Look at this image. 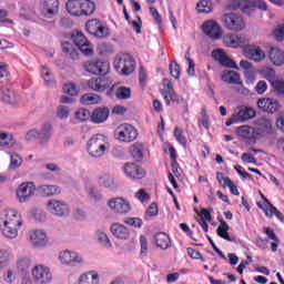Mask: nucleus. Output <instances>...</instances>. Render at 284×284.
Instances as JSON below:
<instances>
[{
	"label": "nucleus",
	"instance_id": "nucleus-1",
	"mask_svg": "<svg viewBox=\"0 0 284 284\" xmlns=\"http://www.w3.org/2000/svg\"><path fill=\"white\" fill-rule=\"evenodd\" d=\"M23 227V215L14 209L0 212V232L4 239L13 241Z\"/></svg>",
	"mask_w": 284,
	"mask_h": 284
},
{
	"label": "nucleus",
	"instance_id": "nucleus-2",
	"mask_svg": "<svg viewBox=\"0 0 284 284\" xmlns=\"http://www.w3.org/2000/svg\"><path fill=\"white\" fill-rule=\"evenodd\" d=\"M52 281H54L52 268L43 263H38L31 267L30 274L24 275L23 284H52Z\"/></svg>",
	"mask_w": 284,
	"mask_h": 284
},
{
	"label": "nucleus",
	"instance_id": "nucleus-3",
	"mask_svg": "<svg viewBox=\"0 0 284 284\" xmlns=\"http://www.w3.org/2000/svg\"><path fill=\"white\" fill-rule=\"evenodd\" d=\"M110 138L105 134L97 133L87 142V152L92 159H102L110 152Z\"/></svg>",
	"mask_w": 284,
	"mask_h": 284
},
{
	"label": "nucleus",
	"instance_id": "nucleus-4",
	"mask_svg": "<svg viewBox=\"0 0 284 284\" xmlns=\"http://www.w3.org/2000/svg\"><path fill=\"white\" fill-rule=\"evenodd\" d=\"M65 8L72 17H90L94 13L97 6L91 0H68Z\"/></svg>",
	"mask_w": 284,
	"mask_h": 284
},
{
	"label": "nucleus",
	"instance_id": "nucleus-5",
	"mask_svg": "<svg viewBox=\"0 0 284 284\" xmlns=\"http://www.w3.org/2000/svg\"><path fill=\"white\" fill-rule=\"evenodd\" d=\"M230 8L241 10L244 14H253L256 9L266 12L267 2L264 0H235L230 4Z\"/></svg>",
	"mask_w": 284,
	"mask_h": 284
},
{
	"label": "nucleus",
	"instance_id": "nucleus-6",
	"mask_svg": "<svg viewBox=\"0 0 284 284\" xmlns=\"http://www.w3.org/2000/svg\"><path fill=\"white\" fill-rule=\"evenodd\" d=\"M58 263L62 267H74L77 265H83L85 263V258L81 255V253L64 248L58 253Z\"/></svg>",
	"mask_w": 284,
	"mask_h": 284
},
{
	"label": "nucleus",
	"instance_id": "nucleus-7",
	"mask_svg": "<svg viewBox=\"0 0 284 284\" xmlns=\"http://www.w3.org/2000/svg\"><path fill=\"white\" fill-rule=\"evenodd\" d=\"M221 21L224 28L231 32H243L247 26L243 16L236 12L224 13Z\"/></svg>",
	"mask_w": 284,
	"mask_h": 284
},
{
	"label": "nucleus",
	"instance_id": "nucleus-8",
	"mask_svg": "<svg viewBox=\"0 0 284 284\" xmlns=\"http://www.w3.org/2000/svg\"><path fill=\"white\" fill-rule=\"evenodd\" d=\"M45 210L51 216H58V219H65L70 216V204L63 200L50 199L45 203Z\"/></svg>",
	"mask_w": 284,
	"mask_h": 284
},
{
	"label": "nucleus",
	"instance_id": "nucleus-9",
	"mask_svg": "<svg viewBox=\"0 0 284 284\" xmlns=\"http://www.w3.org/2000/svg\"><path fill=\"white\" fill-rule=\"evenodd\" d=\"M256 116V111L252 106L240 105L237 106L231 118L225 122V125H234V123H245L250 119Z\"/></svg>",
	"mask_w": 284,
	"mask_h": 284
},
{
	"label": "nucleus",
	"instance_id": "nucleus-10",
	"mask_svg": "<svg viewBox=\"0 0 284 284\" xmlns=\"http://www.w3.org/2000/svg\"><path fill=\"white\" fill-rule=\"evenodd\" d=\"M114 136L120 143H132L136 141L139 131L132 124L123 123L115 129Z\"/></svg>",
	"mask_w": 284,
	"mask_h": 284
},
{
	"label": "nucleus",
	"instance_id": "nucleus-11",
	"mask_svg": "<svg viewBox=\"0 0 284 284\" xmlns=\"http://www.w3.org/2000/svg\"><path fill=\"white\" fill-rule=\"evenodd\" d=\"M27 241L31 247H34V250H41L50 245V237H48V233L41 229L29 231Z\"/></svg>",
	"mask_w": 284,
	"mask_h": 284
},
{
	"label": "nucleus",
	"instance_id": "nucleus-12",
	"mask_svg": "<svg viewBox=\"0 0 284 284\" xmlns=\"http://www.w3.org/2000/svg\"><path fill=\"white\" fill-rule=\"evenodd\" d=\"M106 205L113 214L125 216L132 212V204L125 197L116 196L108 200Z\"/></svg>",
	"mask_w": 284,
	"mask_h": 284
},
{
	"label": "nucleus",
	"instance_id": "nucleus-13",
	"mask_svg": "<svg viewBox=\"0 0 284 284\" xmlns=\"http://www.w3.org/2000/svg\"><path fill=\"white\" fill-rule=\"evenodd\" d=\"M113 65L116 72H121L125 77L132 74L134 72V60L131 54L121 53L115 57Z\"/></svg>",
	"mask_w": 284,
	"mask_h": 284
},
{
	"label": "nucleus",
	"instance_id": "nucleus-14",
	"mask_svg": "<svg viewBox=\"0 0 284 284\" xmlns=\"http://www.w3.org/2000/svg\"><path fill=\"white\" fill-rule=\"evenodd\" d=\"M242 54L253 63H263L267 59V53L258 44H246L242 50Z\"/></svg>",
	"mask_w": 284,
	"mask_h": 284
},
{
	"label": "nucleus",
	"instance_id": "nucleus-15",
	"mask_svg": "<svg viewBox=\"0 0 284 284\" xmlns=\"http://www.w3.org/2000/svg\"><path fill=\"white\" fill-rule=\"evenodd\" d=\"M222 41L226 48H233V49H239V48H245L247 43H250V40L247 39V36L245 34H239V33H229L225 34L222 38Z\"/></svg>",
	"mask_w": 284,
	"mask_h": 284
},
{
	"label": "nucleus",
	"instance_id": "nucleus-16",
	"mask_svg": "<svg viewBox=\"0 0 284 284\" xmlns=\"http://www.w3.org/2000/svg\"><path fill=\"white\" fill-rule=\"evenodd\" d=\"M37 192V185H34V182H23L21 183L17 191V200L19 203H28L30 199H32V195Z\"/></svg>",
	"mask_w": 284,
	"mask_h": 284
},
{
	"label": "nucleus",
	"instance_id": "nucleus-17",
	"mask_svg": "<svg viewBox=\"0 0 284 284\" xmlns=\"http://www.w3.org/2000/svg\"><path fill=\"white\" fill-rule=\"evenodd\" d=\"M32 267V256L22 255L16 261V268L19 274L20 284L26 283V274H30V268Z\"/></svg>",
	"mask_w": 284,
	"mask_h": 284
},
{
	"label": "nucleus",
	"instance_id": "nucleus-18",
	"mask_svg": "<svg viewBox=\"0 0 284 284\" xmlns=\"http://www.w3.org/2000/svg\"><path fill=\"white\" fill-rule=\"evenodd\" d=\"M71 39L77 48L84 54L85 57H92L94 54V49L92 48V43L88 41V38L83 36L81 32H75L71 36Z\"/></svg>",
	"mask_w": 284,
	"mask_h": 284
},
{
	"label": "nucleus",
	"instance_id": "nucleus-19",
	"mask_svg": "<svg viewBox=\"0 0 284 284\" xmlns=\"http://www.w3.org/2000/svg\"><path fill=\"white\" fill-rule=\"evenodd\" d=\"M202 32L213 41H219L223 37V28L214 20L203 22Z\"/></svg>",
	"mask_w": 284,
	"mask_h": 284
},
{
	"label": "nucleus",
	"instance_id": "nucleus-20",
	"mask_svg": "<svg viewBox=\"0 0 284 284\" xmlns=\"http://www.w3.org/2000/svg\"><path fill=\"white\" fill-rule=\"evenodd\" d=\"M257 108L262 110V112L275 114V112L281 110V102L274 98H262L257 100Z\"/></svg>",
	"mask_w": 284,
	"mask_h": 284
},
{
	"label": "nucleus",
	"instance_id": "nucleus-21",
	"mask_svg": "<svg viewBox=\"0 0 284 284\" xmlns=\"http://www.w3.org/2000/svg\"><path fill=\"white\" fill-rule=\"evenodd\" d=\"M84 70L90 74H108L110 72V63L106 61H90L84 64Z\"/></svg>",
	"mask_w": 284,
	"mask_h": 284
},
{
	"label": "nucleus",
	"instance_id": "nucleus-22",
	"mask_svg": "<svg viewBox=\"0 0 284 284\" xmlns=\"http://www.w3.org/2000/svg\"><path fill=\"white\" fill-rule=\"evenodd\" d=\"M0 101H2V103H8V105H20L21 95L10 88H1Z\"/></svg>",
	"mask_w": 284,
	"mask_h": 284
},
{
	"label": "nucleus",
	"instance_id": "nucleus-23",
	"mask_svg": "<svg viewBox=\"0 0 284 284\" xmlns=\"http://www.w3.org/2000/svg\"><path fill=\"white\" fill-rule=\"evenodd\" d=\"M212 57L215 61H219L224 68H231L232 70H239L236 62L227 55L225 50L215 49L212 51Z\"/></svg>",
	"mask_w": 284,
	"mask_h": 284
},
{
	"label": "nucleus",
	"instance_id": "nucleus-24",
	"mask_svg": "<svg viewBox=\"0 0 284 284\" xmlns=\"http://www.w3.org/2000/svg\"><path fill=\"white\" fill-rule=\"evenodd\" d=\"M40 10L43 17L52 19L55 14H59V0H42Z\"/></svg>",
	"mask_w": 284,
	"mask_h": 284
},
{
	"label": "nucleus",
	"instance_id": "nucleus-25",
	"mask_svg": "<svg viewBox=\"0 0 284 284\" xmlns=\"http://www.w3.org/2000/svg\"><path fill=\"white\" fill-rule=\"evenodd\" d=\"M112 85V80L110 78H93L87 81V87L89 90H93L94 92H104Z\"/></svg>",
	"mask_w": 284,
	"mask_h": 284
},
{
	"label": "nucleus",
	"instance_id": "nucleus-26",
	"mask_svg": "<svg viewBox=\"0 0 284 284\" xmlns=\"http://www.w3.org/2000/svg\"><path fill=\"white\" fill-rule=\"evenodd\" d=\"M122 172L128 179H143L145 176V170L132 162L125 163L122 166Z\"/></svg>",
	"mask_w": 284,
	"mask_h": 284
},
{
	"label": "nucleus",
	"instance_id": "nucleus-27",
	"mask_svg": "<svg viewBox=\"0 0 284 284\" xmlns=\"http://www.w3.org/2000/svg\"><path fill=\"white\" fill-rule=\"evenodd\" d=\"M110 232L118 241H128L131 234L128 226L119 222H114L110 225Z\"/></svg>",
	"mask_w": 284,
	"mask_h": 284
},
{
	"label": "nucleus",
	"instance_id": "nucleus-28",
	"mask_svg": "<svg viewBox=\"0 0 284 284\" xmlns=\"http://www.w3.org/2000/svg\"><path fill=\"white\" fill-rule=\"evenodd\" d=\"M101 275L97 270L85 271L81 273L77 280V284H100Z\"/></svg>",
	"mask_w": 284,
	"mask_h": 284
},
{
	"label": "nucleus",
	"instance_id": "nucleus-29",
	"mask_svg": "<svg viewBox=\"0 0 284 284\" xmlns=\"http://www.w3.org/2000/svg\"><path fill=\"white\" fill-rule=\"evenodd\" d=\"M268 59L275 68H283L284 51L278 47H271L268 50Z\"/></svg>",
	"mask_w": 284,
	"mask_h": 284
},
{
	"label": "nucleus",
	"instance_id": "nucleus-30",
	"mask_svg": "<svg viewBox=\"0 0 284 284\" xmlns=\"http://www.w3.org/2000/svg\"><path fill=\"white\" fill-rule=\"evenodd\" d=\"M163 87L166 88V91L163 93V98L165 100L166 105H170V102H176L181 101L179 95L174 92V87L172 85V81L169 79L163 80Z\"/></svg>",
	"mask_w": 284,
	"mask_h": 284
},
{
	"label": "nucleus",
	"instance_id": "nucleus-31",
	"mask_svg": "<svg viewBox=\"0 0 284 284\" xmlns=\"http://www.w3.org/2000/svg\"><path fill=\"white\" fill-rule=\"evenodd\" d=\"M221 79L224 83H229V85H243L241 73L236 71L225 70L222 73Z\"/></svg>",
	"mask_w": 284,
	"mask_h": 284
},
{
	"label": "nucleus",
	"instance_id": "nucleus-32",
	"mask_svg": "<svg viewBox=\"0 0 284 284\" xmlns=\"http://www.w3.org/2000/svg\"><path fill=\"white\" fill-rule=\"evenodd\" d=\"M216 179L217 182L222 185V187H229L231 194H233L234 196H239L241 194V192H239V187L236 186V184H234V182L230 178L224 176L223 173L219 172L216 174Z\"/></svg>",
	"mask_w": 284,
	"mask_h": 284
},
{
	"label": "nucleus",
	"instance_id": "nucleus-33",
	"mask_svg": "<svg viewBox=\"0 0 284 284\" xmlns=\"http://www.w3.org/2000/svg\"><path fill=\"white\" fill-rule=\"evenodd\" d=\"M110 116V110L108 108H97L91 114L92 123H105Z\"/></svg>",
	"mask_w": 284,
	"mask_h": 284
},
{
	"label": "nucleus",
	"instance_id": "nucleus-34",
	"mask_svg": "<svg viewBox=\"0 0 284 284\" xmlns=\"http://www.w3.org/2000/svg\"><path fill=\"white\" fill-rule=\"evenodd\" d=\"M237 134L242 139L254 140L258 139V131L250 125H242L237 128Z\"/></svg>",
	"mask_w": 284,
	"mask_h": 284
},
{
	"label": "nucleus",
	"instance_id": "nucleus-35",
	"mask_svg": "<svg viewBox=\"0 0 284 284\" xmlns=\"http://www.w3.org/2000/svg\"><path fill=\"white\" fill-rule=\"evenodd\" d=\"M94 236L105 250H110L112 247V241H110V236L104 229H97L94 232Z\"/></svg>",
	"mask_w": 284,
	"mask_h": 284
},
{
	"label": "nucleus",
	"instance_id": "nucleus-36",
	"mask_svg": "<svg viewBox=\"0 0 284 284\" xmlns=\"http://www.w3.org/2000/svg\"><path fill=\"white\" fill-rule=\"evenodd\" d=\"M38 192H40L42 196H57V194H61V187L54 184H41L38 187Z\"/></svg>",
	"mask_w": 284,
	"mask_h": 284
},
{
	"label": "nucleus",
	"instance_id": "nucleus-37",
	"mask_svg": "<svg viewBox=\"0 0 284 284\" xmlns=\"http://www.w3.org/2000/svg\"><path fill=\"white\" fill-rule=\"evenodd\" d=\"M16 143L12 133L0 130V148L10 150V148H14Z\"/></svg>",
	"mask_w": 284,
	"mask_h": 284
},
{
	"label": "nucleus",
	"instance_id": "nucleus-38",
	"mask_svg": "<svg viewBox=\"0 0 284 284\" xmlns=\"http://www.w3.org/2000/svg\"><path fill=\"white\" fill-rule=\"evenodd\" d=\"M41 79H43L44 85H47V88H54V85H57V80H54V74L48 67L41 68Z\"/></svg>",
	"mask_w": 284,
	"mask_h": 284
},
{
	"label": "nucleus",
	"instance_id": "nucleus-39",
	"mask_svg": "<svg viewBox=\"0 0 284 284\" xmlns=\"http://www.w3.org/2000/svg\"><path fill=\"white\" fill-rule=\"evenodd\" d=\"M154 240L155 245L161 250H168L171 245L170 236L163 232L156 233Z\"/></svg>",
	"mask_w": 284,
	"mask_h": 284
},
{
	"label": "nucleus",
	"instance_id": "nucleus-40",
	"mask_svg": "<svg viewBox=\"0 0 284 284\" xmlns=\"http://www.w3.org/2000/svg\"><path fill=\"white\" fill-rule=\"evenodd\" d=\"M40 134V143L43 145L44 143L50 141V138L52 136V124L44 123L41 129L39 130Z\"/></svg>",
	"mask_w": 284,
	"mask_h": 284
},
{
	"label": "nucleus",
	"instance_id": "nucleus-41",
	"mask_svg": "<svg viewBox=\"0 0 284 284\" xmlns=\"http://www.w3.org/2000/svg\"><path fill=\"white\" fill-rule=\"evenodd\" d=\"M82 105H97L101 103V97L94 93H85L80 98Z\"/></svg>",
	"mask_w": 284,
	"mask_h": 284
},
{
	"label": "nucleus",
	"instance_id": "nucleus-42",
	"mask_svg": "<svg viewBox=\"0 0 284 284\" xmlns=\"http://www.w3.org/2000/svg\"><path fill=\"white\" fill-rule=\"evenodd\" d=\"M130 152L135 161H143L145 148H143V144L136 142L130 146Z\"/></svg>",
	"mask_w": 284,
	"mask_h": 284
},
{
	"label": "nucleus",
	"instance_id": "nucleus-43",
	"mask_svg": "<svg viewBox=\"0 0 284 284\" xmlns=\"http://www.w3.org/2000/svg\"><path fill=\"white\" fill-rule=\"evenodd\" d=\"M85 192L88 199L91 201H101L103 199V194L97 189V186L92 184H87L85 185Z\"/></svg>",
	"mask_w": 284,
	"mask_h": 284
},
{
	"label": "nucleus",
	"instance_id": "nucleus-44",
	"mask_svg": "<svg viewBox=\"0 0 284 284\" xmlns=\"http://www.w3.org/2000/svg\"><path fill=\"white\" fill-rule=\"evenodd\" d=\"M258 72H260L262 79H266V81L270 82L271 85H272V83L275 82L276 71L274 69H272L270 67H262Z\"/></svg>",
	"mask_w": 284,
	"mask_h": 284
},
{
	"label": "nucleus",
	"instance_id": "nucleus-45",
	"mask_svg": "<svg viewBox=\"0 0 284 284\" xmlns=\"http://www.w3.org/2000/svg\"><path fill=\"white\" fill-rule=\"evenodd\" d=\"M260 134H270L272 132V120L266 118H261L258 120V128L256 129Z\"/></svg>",
	"mask_w": 284,
	"mask_h": 284
},
{
	"label": "nucleus",
	"instance_id": "nucleus-46",
	"mask_svg": "<svg viewBox=\"0 0 284 284\" xmlns=\"http://www.w3.org/2000/svg\"><path fill=\"white\" fill-rule=\"evenodd\" d=\"M230 225L225 221H221L217 227V236L224 239V241L233 242L232 237H230Z\"/></svg>",
	"mask_w": 284,
	"mask_h": 284
},
{
	"label": "nucleus",
	"instance_id": "nucleus-47",
	"mask_svg": "<svg viewBox=\"0 0 284 284\" xmlns=\"http://www.w3.org/2000/svg\"><path fill=\"white\" fill-rule=\"evenodd\" d=\"M99 183L106 190H116V181L110 175H102L99 178Z\"/></svg>",
	"mask_w": 284,
	"mask_h": 284
},
{
	"label": "nucleus",
	"instance_id": "nucleus-48",
	"mask_svg": "<svg viewBox=\"0 0 284 284\" xmlns=\"http://www.w3.org/2000/svg\"><path fill=\"white\" fill-rule=\"evenodd\" d=\"M89 119H92V114H90V111L87 109H79L74 112V120L77 123H83Z\"/></svg>",
	"mask_w": 284,
	"mask_h": 284
},
{
	"label": "nucleus",
	"instance_id": "nucleus-49",
	"mask_svg": "<svg viewBox=\"0 0 284 284\" xmlns=\"http://www.w3.org/2000/svg\"><path fill=\"white\" fill-rule=\"evenodd\" d=\"M10 265V251L0 248V272Z\"/></svg>",
	"mask_w": 284,
	"mask_h": 284
},
{
	"label": "nucleus",
	"instance_id": "nucleus-50",
	"mask_svg": "<svg viewBox=\"0 0 284 284\" xmlns=\"http://www.w3.org/2000/svg\"><path fill=\"white\" fill-rule=\"evenodd\" d=\"M23 165V158L18 153L10 154L9 170H19V166Z\"/></svg>",
	"mask_w": 284,
	"mask_h": 284
},
{
	"label": "nucleus",
	"instance_id": "nucleus-51",
	"mask_svg": "<svg viewBox=\"0 0 284 284\" xmlns=\"http://www.w3.org/2000/svg\"><path fill=\"white\" fill-rule=\"evenodd\" d=\"M196 10L200 13L210 14V12L212 11V1L210 0L199 1L196 4Z\"/></svg>",
	"mask_w": 284,
	"mask_h": 284
},
{
	"label": "nucleus",
	"instance_id": "nucleus-52",
	"mask_svg": "<svg viewBox=\"0 0 284 284\" xmlns=\"http://www.w3.org/2000/svg\"><path fill=\"white\" fill-rule=\"evenodd\" d=\"M115 97L120 101H125L126 99H130V97H132V90L128 87H120L115 91Z\"/></svg>",
	"mask_w": 284,
	"mask_h": 284
},
{
	"label": "nucleus",
	"instance_id": "nucleus-53",
	"mask_svg": "<svg viewBox=\"0 0 284 284\" xmlns=\"http://www.w3.org/2000/svg\"><path fill=\"white\" fill-rule=\"evenodd\" d=\"M184 59L187 63L186 74H189V77H194V74H196V64L194 63V60L190 58V52L185 53Z\"/></svg>",
	"mask_w": 284,
	"mask_h": 284
},
{
	"label": "nucleus",
	"instance_id": "nucleus-54",
	"mask_svg": "<svg viewBox=\"0 0 284 284\" xmlns=\"http://www.w3.org/2000/svg\"><path fill=\"white\" fill-rule=\"evenodd\" d=\"M62 52H64V54H70L71 59H77V49L74 48V44L68 41L62 42Z\"/></svg>",
	"mask_w": 284,
	"mask_h": 284
},
{
	"label": "nucleus",
	"instance_id": "nucleus-55",
	"mask_svg": "<svg viewBox=\"0 0 284 284\" xmlns=\"http://www.w3.org/2000/svg\"><path fill=\"white\" fill-rule=\"evenodd\" d=\"M99 26H101V21H99L98 19H92L85 23V30L87 32H89V34L94 36L97 33V30L99 29Z\"/></svg>",
	"mask_w": 284,
	"mask_h": 284
},
{
	"label": "nucleus",
	"instance_id": "nucleus-56",
	"mask_svg": "<svg viewBox=\"0 0 284 284\" xmlns=\"http://www.w3.org/2000/svg\"><path fill=\"white\" fill-rule=\"evenodd\" d=\"M63 92L69 97H77L79 94V87L72 82L67 83L63 85Z\"/></svg>",
	"mask_w": 284,
	"mask_h": 284
},
{
	"label": "nucleus",
	"instance_id": "nucleus-57",
	"mask_svg": "<svg viewBox=\"0 0 284 284\" xmlns=\"http://www.w3.org/2000/svg\"><path fill=\"white\" fill-rule=\"evenodd\" d=\"M244 80L247 85H254L256 83V70L244 71Z\"/></svg>",
	"mask_w": 284,
	"mask_h": 284
},
{
	"label": "nucleus",
	"instance_id": "nucleus-58",
	"mask_svg": "<svg viewBox=\"0 0 284 284\" xmlns=\"http://www.w3.org/2000/svg\"><path fill=\"white\" fill-rule=\"evenodd\" d=\"M174 136L175 140L181 143V145H183L184 148L185 145H187V138L183 135V129L176 126L174 130Z\"/></svg>",
	"mask_w": 284,
	"mask_h": 284
},
{
	"label": "nucleus",
	"instance_id": "nucleus-59",
	"mask_svg": "<svg viewBox=\"0 0 284 284\" xmlns=\"http://www.w3.org/2000/svg\"><path fill=\"white\" fill-rule=\"evenodd\" d=\"M57 116L62 121H65L70 116V108L65 105H60L57 109Z\"/></svg>",
	"mask_w": 284,
	"mask_h": 284
},
{
	"label": "nucleus",
	"instance_id": "nucleus-60",
	"mask_svg": "<svg viewBox=\"0 0 284 284\" xmlns=\"http://www.w3.org/2000/svg\"><path fill=\"white\" fill-rule=\"evenodd\" d=\"M124 223L126 225H131V227H143V220H141L140 217H126L124 219Z\"/></svg>",
	"mask_w": 284,
	"mask_h": 284
},
{
	"label": "nucleus",
	"instance_id": "nucleus-61",
	"mask_svg": "<svg viewBox=\"0 0 284 284\" xmlns=\"http://www.w3.org/2000/svg\"><path fill=\"white\" fill-rule=\"evenodd\" d=\"M108 34H110V30L108 29V27L103 26L100 22V26L98 27L93 37H97L98 39H105V37H108Z\"/></svg>",
	"mask_w": 284,
	"mask_h": 284
},
{
	"label": "nucleus",
	"instance_id": "nucleus-62",
	"mask_svg": "<svg viewBox=\"0 0 284 284\" xmlns=\"http://www.w3.org/2000/svg\"><path fill=\"white\" fill-rule=\"evenodd\" d=\"M3 281L7 284H12L17 281V274L12 271V268H9L3 274Z\"/></svg>",
	"mask_w": 284,
	"mask_h": 284
},
{
	"label": "nucleus",
	"instance_id": "nucleus-63",
	"mask_svg": "<svg viewBox=\"0 0 284 284\" xmlns=\"http://www.w3.org/2000/svg\"><path fill=\"white\" fill-rule=\"evenodd\" d=\"M271 85L275 90L276 94H284V80L283 79H276Z\"/></svg>",
	"mask_w": 284,
	"mask_h": 284
},
{
	"label": "nucleus",
	"instance_id": "nucleus-64",
	"mask_svg": "<svg viewBox=\"0 0 284 284\" xmlns=\"http://www.w3.org/2000/svg\"><path fill=\"white\" fill-rule=\"evenodd\" d=\"M140 256H148V239L144 235L140 236Z\"/></svg>",
	"mask_w": 284,
	"mask_h": 284
}]
</instances>
